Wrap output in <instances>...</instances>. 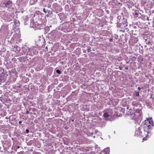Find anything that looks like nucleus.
Returning a JSON list of instances; mask_svg holds the SVG:
<instances>
[{"mask_svg": "<svg viewBox=\"0 0 154 154\" xmlns=\"http://www.w3.org/2000/svg\"><path fill=\"white\" fill-rule=\"evenodd\" d=\"M154 127V122L152 118L145 121V123L143 126L139 127L135 132V135L143 137L145 136L143 139V140H146L147 136L150 135L151 132Z\"/></svg>", "mask_w": 154, "mask_h": 154, "instance_id": "obj_1", "label": "nucleus"}, {"mask_svg": "<svg viewBox=\"0 0 154 154\" xmlns=\"http://www.w3.org/2000/svg\"><path fill=\"white\" fill-rule=\"evenodd\" d=\"M38 45L36 46H33L31 48L26 47L23 48V50L24 53L26 55H29L30 56H33V55H36L38 53L39 50Z\"/></svg>", "mask_w": 154, "mask_h": 154, "instance_id": "obj_2", "label": "nucleus"}, {"mask_svg": "<svg viewBox=\"0 0 154 154\" xmlns=\"http://www.w3.org/2000/svg\"><path fill=\"white\" fill-rule=\"evenodd\" d=\"M112 110L111 109H109L107 110L106 112L104 113L103 115V117L106 120H109L111 121V118L112 115Z\"/></svg>", "mask_w": 154, "mask_h": 154, "instance_id": "obj_3", "label": "nucleus"}, {"mask_svg": "<svg viewBox=\"0 0 154 154\" xmlns=\"http://www.w3.org/2000/svg\"><path fill=\"white\" fill-rule=\"evenodd\" d=\"M30 26L31 27L35 29H41V25L37 22H35L33 19L31 20Z\"/></svg>", "mask_w": 154, "mask_h": 154, "instance_id": "obj_4", "label": "nucleus"}, {"mask_svg": "<svg viewBox=\"0 0 154 154\" xmlns=\"http://www.w3.org/2000/svg\"><path fill=\"white\" fill-rule=\"evenodd\" d=\"M142 118V114L140 113L135 112L134 114V119L135 120L141 121Z\"/></svg>", "mask_w": 154, "mask_h": 154, "instance_id": "obj_5", "label": "nucleus"}, {"mask_svg": "<svg viewBox=\"0 0 154 154\" xmlns=\"http://www.w3.org/2000/svg\"><path fill=\"white\" fill-rule=\"evenodd\" d=\"M94 134H95L97 136H100L101 135V133L97 130H94V131H93V132L90 134V135L91 136H93V135ZM93 137L94 138L95 136H93Z\"/></svg>", "mask_w": 154, "mask_h": 154, "instance_id": "obj_6", "label": "nucleus"}, {"mask_svg": "<svg viewBox=\"0 0 154 154\" xmlns=\"http://www.w3.org/2000/svg\"><path fill=\"white\" fill-rule=\"evenodd\" d=\"M110 150L109 148H105L104 150L102 151L100 154H109Z\"/></svg>", "mask_w": 154, "mask_h": 154, "instance_id": "obj_7", "label": "nucleus"}, {"mask_svg": "<svg viewBox=\"0 0 154 154\" xmlns=\"http://www.w3.org/2000/svg\"><path fill=\"white\" fill-rule=\"evenodd\" d=\"M4 4L5 5L6 7L8 8H10L12 5V2L10 1H8L5 3H4Z\"/></svg>", "mask_w": 154, "mask_h": 154, "instance_id": "obj_8", "label": "nucleus"}, {"mask_svg": "<svg viewBox=\"0 0 154 154\" xmlns=\"http://www.w3.org/2000/svg\"><path fill=\"white\" fill-rule=\"evenodd\" d=\"M13 47V46H12V47ZM14 50L15 51H17V52H18L20 51V48L17 45H14Z\"/></svg>", "mask_w": 154, "mask_h": 154, "instance_id": "obj_9", "label": "nucleus"}, {"mask_svg": "<svg viewBox=\"0 0 154 154\" xmlns=\"http://www.w3.org/2000/svg\"><path fill=\"white\" fill-rule=\"evenodd\" d=\"M139 12V11L138 10H135L133 12V14L134 16L135 17L136 16H137V15H138Z\"/></svg>", "mask_w": 154, "mask_h": 154, "instance_id": "obj_10", "label": "nucleus"}, {"mask_svg": "<svg viewBox=\"0 0 154 154\" xmlns=\"http://www.w3.org/2000/svg\"><path fill=\"white\" fill-rule=\"evenodd\" d=\"M37 2V0H30V4L31 5H34L36 4Z\"/></svg>", "mask_w": 154, "mask_h": 154, "instance_id": "obj_11", "label": "nucleus"}, {"mask_svg": "<svg viewBox=\"0 0 154 154\" xmlns=\"http://www.w3.org/2000/svg\"><path fill=\"white\" fill-rule=\"evenodd\" d=\"M14 25L16 26H18L19 25V23L18 20H15L14 21Z\"/></svg>", "mask_w": 154, "mask_h": 154, "instance_id": "obj_12", "label": "nucleus"}, {"mask_svg": "<svg viewBox=\"0 0 154 154\" xmlns=\"http://www.w3.org/2000/svg\"><path fill=\"white\" fill-rule=\"evenodd\" d=\"M47 13H48V14H47V16H49L50 15H51V14L52 13V11H51L48 10H46Z\"/></svg>", "mask_w": 154, "mask_h": 154, "instance_id": "obj_13", "label": "nucleus"}, {"mask_svg": "<svg viewBox=\"0 0 154 154\" xmlns=\"http://www.w3.org/2000/svg\"><path fill=\"white\" fill-rule=\"evenodd\" d=\"M142 17H144L143 20H149V17L147 16H144L143 15H142ZM142 18H143V17H142Z\"/></svg>", "mask_w": 154, "mask_h": 154, "instance_id": "obj_14", "label": "nucleus"}, {"mask_svg": "<svg viewBox=\"0 0 154 154\" xmlns=\"http://www.w3.org/2000/svg\"><path fill=\"white\" fill-rule=\"evenodd\" d=\"M132 105H133V106H137V104L136 102L135 101H133L132 102Z\"/></svg>", "mask_w": 154, "mask_h": 154, "instance_id": "obj_15", "label": "nucleus"}, {"mask_svg": "<svg viewBox=\"0 0 154 154\" xmlns=\"http://www.w3.org/2000/svg\"><path fill=\"white\" fill-rule=\"evenodd\" d=\"M141 14L139 12L138 13V15H137V16H135V17H140L141 16H142Z\"/></svg>", "mask_w": 154, "mask_h": 154, "instance_id": "obj_16", "label": "nucleus"}, {"mask_svg": "<svg viewBox=\"0 0 154 154\" xmlns=\"http://www.w3.org/2000/svg\"><path fill=\"white\" fill-rule=\"evenodd\" d=\"M3 95H2L0 97V100L2 102H3L4 100V99L2 97Z\"/></svg>", "mask_w": 154, "mask_h": 154, "instance_id": "obj_17", "label": "nucleus"}, {"mask_svg": "<svg viewBox=\"0 0 154 154\" xmlns=\"http://www.w3.org/2000/svg\"><path fill=\"white\" fill-rule=\"evenodd\" d=\"M56 72L57 73L59 74H60L61 73V72L60 70L59 69H57L56 71Z\"/></svg>", "mask_w": 154, "mask_h": 154, "instance_id": "obj_18", "label": "nucleus"}, {"mask_svg": "<svg viewBox=\"0 0 154 154\" xmlns=\"http://www.w3.org/2000/svg\"><path fill=\"white\" fill-rule=\"evenodd\" d=\"M102 123H103V124L102 125H100V126H101V127H103V126H105V125H106L105 122H102Z\"/></svg>", "mask_w": 154, "mask_h": 154, "instance_id": "obj_19", "label": "nucleus"}, {"mask_svg": "<svg viewBox=\"0 0 154 154\" xmlns=\"http://www.w3.org/2000/svg\"><path fill=\"white\" fill-rule=\"evenodd\" d=\"M135 94L137 97L139 96V93L138 92H136Z\"/></svg>", "mask_w": 154, "mask_h": 154, "instance_id": "obj_20", "label": "nucleus"}, {"mask_svg": "<svg viewBox=\"0 0 154 154\" xmlns=\"http://www.w3.org/2000/svg\"><path fill=\"white\" fill-rule=\"evenodd\" d=\"M46 10H46V9L45 8H44L43 9V11L45 13H47V11H46Z\"/></svg>", "mask_w": 154, "mask_h": 154, "instance_id": "obj_21", "label": "nucleus"}, {"mask_svg": "<svg viewBox=\"0 0 154 154\" xmlns=\"http://www.w3.org/2000/svg\"><path fill=\"white\" fill-rule=\"evenodd\" d=\"M26 132L27 133H29V130L28 129H26Z\"/></svg>", "mask_w": 154, "mask_h": 154, "instance_id": "obj_22", "label": "nucleus"}, {"mask_svg": "<svg viewBox=\"0 0 154 154\" xmlns=\"http://www.w3.org/2000/svg\"><path fill=\"white\" fill-rule=\"evenodd\" d=\"M112 40H113V39H112V38H110L109 39V42H112Z\"/></svg>", "mask_w": 154, "mask_h": 154, "instance_id": "obj_23", "label": "nucleus"}, {"mask_svg": "<svg viewBox=\"0 0 154 154\" xmlns=\"http://www.w3.org/2000/svg\"><path fill=\"white\" fill-rule=\"evenodd\" d=\"M87 51L88 52H90L91 51V50L89 49Z\"/></svg>", "mask_w": 154, "mask_h": 154, "instance_id": "obj_24", "label": "nucleus"}, {"mask_svg": "<svg viewBox=\"0 0 154 154\" xmlns=\"http://www.w3.org/2000/svg\"><path fill=\"white\" fill-rule=\"evenodd\" d=\"M138 89L139 90V91H140L141 90V88L140 87H138Z\"/></svg>", "mask_w": 154, "mask_h": 154, "instance_id": "obj_25", "label": "nucleus"}, {"mask_svg": "<svg viewBox=\"0 0 154 154\" xmlns=\"http://www.w3.org/2000/svg\"><path fill=\"white\" fill-rule=\"evenodd\" d=\"M2 69V67H0V71H1Z\"/></svg>", "mask_w": 154, "mask_h": 154, "instance_id": "obj_26", "label": "nucleus"}, {"mask_svg": "<svg viewBox=\"0 0 154 154\" xmlns=\"http://www.w3.org/2000/svg\"><path fill=\"white\" fill-rule=\"evenodd\" d=\"M26 112L27 114H29V112L27 110L26 111Z\"/></svg>", "mask_w": 154, "mask_h": 154, "instance_id": "obj_27", "label": "nucleus"}, {"mask_svg": "<svg viewBox=\"0 0 154 154\" xmlns=\"http://www.w3.org/2000/svg\"><path fill=\"white\" fill-rule=\"evenodd\" d=\"M100 149H99V148H98L97 149V152H98V151H100Z\"/></svg>", "mask_w": 154, "mask_h": 154, "instance_id": "obj_28", "label": "nucleus"}, {"mask_svg": "<svg viewBox=\"0 0 154 154\" xmlns=\"http://www.w3.org/2000/svg\"><path fill=\"white\" fill-rule=\"evenodd\" d=\"M2 91L1 90H0V94H2Z\"/></svg>", "mask_w": 154, "mask_h": 154, "instance_id": "obj_29", "label": "nucleus"}, {"mask_svg": "<svg viewBox=\"0 0 154 154\" xmlns=\"http://www.w3.org/2000/svg\"><path fill=\"white\" fill-rule=\"evenodd\" d=\"M152 22H153V25H152V26H153V27H154V21H152Z\"/></svg>", "mask_w": 154, "mask_h": 154, "instance_id": "obj_30", "label": "nucleus"}, {"mask_svg": "<svg viewBox=\"0 0 154 154\" xmlns=\"http://www.w3.org/2000/svg\"><path fill=\"white\" fill-rule=\"evenodd\" d=\"M19 122V123L20 124H21V123H22V122H21V121H20Z\"/></svg>", "mask_w": 154, "mask_h": 154, "instance_id": "obj_31", "label": "nucleus"}, {"mask_svg": "<svg viewBox=\"0 0 154 154\" xmlns=\"http://www.w3.org/2000/svg\"><path fill=\"white\" fill-rule=\"evenodd\" d=\"M125 69H128V67H126L125 68Z\"/></svg>", "mask_w": 154, "mask_h": 154, "instance_id": "obj_32", "label": "nucleus"}, {"mask_svg": "<svg viewBox=\"0 0 154 154\" xmlns=\"http://www.w3.org/2000/svg\"><path fill=\"white\" fill-rule=\"evenodd\" d=\"M20 148V146H17V148L18 149V148Z\"/></svg>", "mask_w": 154, "mask_h": 154, "instance_id": "obj_33", "label": "nucleus"}, {"mask_svg": "<svg viewBox=\"0 0 154 154\" xmlns=\"http://www.w3.org/2000/svg\"><path fill=\"white\" fill-rule=\"evenodd\" d=\"M150 43V42H148V44H149Z\"/></svg>", "mask_w": 154, "mask_h": 154, "instance_id": "obj_34", "label": "nucleus"}, {"mask_svg": "<svg viewBox=\"0 0 154 154\" xmlns=\"http://www.w3.org/2000/svg\"><path fill=\"white\" fill-rule=\"evenodd\" d=\"M137 41H138V40H137V39H136V42H137Z\"/></svg>", "mask_w": 154, "mask_h": 154, "instance_id": "obj_35", "label": "nucleus"}, {"mask_svg": "<svg viewBox=\"0 0 154 154\" xmlns=\"http://www.w3.org/2000/svg\"><path fill=\"white\" fill-rule=\"evenodd\" d=\"M27 18H26V20H27Z\"/></svg>", "mask_w": 154, "mask_h": 154, "instance_id": "obj_36", "label": "nucleus"}, {"mask_svg": "<svg viewBox=\"0 0 154 154\" xmlns=\"http://www.w3.org/2000/svg\"><path fill=\"white\" fill-rule=\"evenodd\" d=\"M47 47H46V49H47Z\"/></svg>", "mask_w": 154, "mask_h": 154, "instance_id": "obj_37", "label": "nucleus"}, {"mask_svg": "<svg viewBox=\"0 0 154 154\" xmlns=\"http://www.w3.org/2000/svg\"><path fill=\"white\" fill-rule=\"evenodd\" d=\"M20 87H21L20 86H19V88H20Z\"/></svg>", "mask_w": 154, "mask_h": 154, "instance_id": "obj_38", "label": "nucleus"}, {"mask_svg": "<svg viewBox=\"0 0 154 154\" xmlns=\"http://www.w3.org/2000/svg\"><path fill=\"white\" fill-rule=\"evenodd\" d=\"M6 119H7V117H6Z\"/></svg>", "mask_w": 154, "mask_h": 154, "instance_id": "obj_39", "label": "nucleus"}, {"mask_svg": "<svg viewBox=\"0 0 154 154\" xmlns=\"http://www.w3.org/2000/svg\"><path fill=\"white\" fill-rule=\"evenodd\" d=\"M73 121V120H72V121Z\"/></svg>", "mask_w": 154, "mask_h": 154, "instance_id": "obj_40", "label": "nucleus"}]
</instances>
